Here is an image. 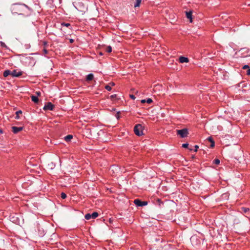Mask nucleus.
Listing matches in <instances>:
<instances>
[{"label":"nucleus","mask_w":250,"mask_h":250,"mask_svg":"<svg viewBox=\"0 0 250 250\" xmlns=\"http://www.w3.org/2000/svg\"><path fill=\"white\" fill-rule=\"evenodd\" d=\"M11 10L13 14L22 15L25 17L30 16L31 10L24 4L15 3L12 5Z\"/></svg>","instance_id":"f257e3e1"},{"label":"nucleus","mask_w":250,"mask_h":250,"mask_svg":"<svg viewBox=\"0 0 250 250\" xmlns=\"http://www.w3.org/2000/svg\"><path fill=\"white\" fill-rule=\"evenodd\" d=\"M143 129L144 127L141 124H137L135 125L134 127V133L138 136H140L143 135Z\"/></svg>","instance_id":"f03ea898"},{"label":"nucleus","mask_w":250,"mask_h":250,"mask_svg":"<svg viewBox=\"0 0 250 250\" xmlns=\"http://www.w3.org/2000/svg\"><path fill=\"white\" fill-rule=\"evenodd\" d=\"M177 134L180 136L181 138H185L187 137L188 132L187 128H183L182 129L176 130Z\"/></svg>","instance_id":"7ed1b4c3"},{"label":"nucleus","mask_w":250,"mask_h":250,"mask_svg":"<svg viewBox=\"0 0 250 250\" xmlns=\"http://www.w3.org/2000/svg\"><path fill=\"white\" fill-rule=\"evenodd\" d=\"M99 215V214L97 212H93L92 214L87 213L85 215V219L86 220H89L90 219H95Z\"/></svg>","instance_id":"20e7f679"},{"label":"nucleus","mask_w":250,"mask_h":250,"mask_svg":"<svg viewBox=\"0 0 250 250\" xmlns=\"http://www.w3.org/2000/svg\"><path fill=\"white\" fill-rule=\"evenodd\" d=\"M134 203L138 207H143L147 204L146 201H142L138 199L134 200Z\"/></svg>","instance_id":"39448f33"},{"label":"nucleus","mask_w":250,"mask_h":250,"mask_svg":"<svg viewBox=\"0 0 250 250\" xmlns=\"http://www.w3.org/2000/svg\"><path fill=\"white\" fill-rule=\"evenodd\" d=\"M54 107V105L51 102H47L44 106L43 109L44 110H53Z\"/></svg>","instance_id":"423d86ee"},{"label":"nucleus","mask_w":250,"mask_h":250,"mask_svg":"<svg viewBox=\"0 0 250 250\" xmlns=\"http://www.w3.org/2000/svg\"><path fill=\"white\" fill-rule=\"evenodd\" d=\"M22 74V71L17 72V71L16 70H14L11 71V76L12 77H19L21 76Z\"/></svg>","instance_id":"0eeeda50"},{"label":"nucleus","mask_w":250,"mask_h":250,"mask_svg":"<svg viewBox=\"0 0 250 250\" xmlns=\"http://www.w3.org/2000/svg\"><path fill=\"white\" fill-rule=\"evenodd\" d=\"M23 127H17V126H12V131L14 134H17L20 131L22 130Z\"/></svg>","instance_id":"6e6552de"},{"label":"nucleus","mask_w":250,"mask_h":250,"mask_svg":"<svg viewBox=\"0 0 250 250\" xmlns=\"http://www.w3.org/2000/svg\"><path fill=\"white\" fill-rule=\"evenodd\" d=\"M186 17L189 20L190 22H192V11H186Z\"/></svg>","instance_id":"1a4fd4ad"},{"label":"nucleus","mask_w":250,"mask_h":250,"mask_svg":"<svg viewBox=\"0 0 250 250\" xmlns=\"http://www.w3.org/2000/svg\"><path fill=\"white\" fill-rule=\"evenodd\" d=\"M179 61L180 63L188 62L189 59L187 57L180 56L179 58Z\"/></svg>","instance_id":"9d476101"},{"label":"nucleus","mask_w":250,"mask_h":250,"mask_svg":"<svg viewBox=\"0 0 250 250\" xmlns=\"http://www.w3.org/2000/svg\"><path fill=\"white\" fill-rule=\"evenodd\" d=\"M94 78V75L92 73H90V74H89L88 75H87L86 76V80L87 81H90L91 80H92Z\"/></svg>","instance_id":"9b49d317"},{"label":"nucleus","mask_w":250,"mask_h":250,"mask_svg":"<svg viewBox=\"0 0 250 250\" xmlns=\"http://www.w3.org/2000/svg\"><path fill=\"white\" fill-rule=\"evenodd\" d=\"M11 71L9 70H6L4 71L3 75L4 77H7L9 75H11Z\"/></svg>","instance_id":"f8f14e48"},{"label":"nucleus","mask_w":250,"mask_h":250,"mask_svg":"<svg viewBox=\"0 0 250 250\" xmlns=\"http://www.w3.org/2000/svg\"><path fill=\"white\" fill-rule=\"evenodd\" d=\"M208 140L211 143V145H210V147H213L215 146V142L214 141H213V139L211 137H209L208 138Z\"/></svg>","instance_id":"ddd939ff"},{"label":"nucleus","mask_w":250,"mask_h":250,"mask_svg":"<svg viewBox=\"0 0 250 250\" xmlns=\"http://www.w3.org/2000/svg\"><path fill=\"white\" fill-rule=\"evenodd\" d=\"M31 99L33 102H34L35 103L37 104L39 102V99L38 97L36 96H31Z\"/></svg>","instance_id":"4468645a"},{"label":"nucleus","mask_w":250,"mask_h":250,"mask_svg":"<svg viewBox=\"0 0 250 250\" xmlns=\"http://www.w3.org/2000/svg\"><path fill=\"white\" fill-rule=\"evenodd\" d=\"M73 138V136L72 135H68L64 137V140L66 142L70 141Z\"/></svg>","instance_id":"2eb2a0df"},{"label":"nucleus","mask_w":250,"mask_h":250,"mask_svg":"<svg viewBox=\"0 0 250 250\" xmlns=\"http://www.w3.org/2000/svg\"><path fill=\"white\" fill-rule=\"evenodd\" d=\"M22 114V112L21 110H19V111H18L16 112V117H15V119H19L20 118V116L19 115L20 114Z\"/></svg>","instance_id":"dca6fc26"},{"label":"nucleus","mask_w":250,"mask_h":250,"mask_svg":"<svg viewBox=\"0 0 250 250\" xmlns=\"http://www.w3.org/2000/svg\"><path fill=\"white\" fill-rule=\"evenodd\" d=\"M142 0H136V3L134 4V7H137L140 6Z\"/></svg>","instance_id":"f3484780"},{"label":"nucleus","mask_w":250,"mask_h":250,"mask_svg":"<svg viewBox=\"0 0 250 250\" xmlns=\"http://www.w3.org/2000/svg\"><path fill=\"white\" fill-rule=\"evenodd\" d=\"M105 51L108 53H110L112 51V47L111 46H108L105 48Z\"/></svg>","instance_id":"a211bd4d"},{"label":"nucleus","mask_w":250,"mask_h":250,"mask_svg":"<svg viewBox=\"0 0 250 250\" xmlns=\"http://www.w3.org/2000/svg\"><path fill=\"white\" fill-rule=\"evenodd\" d=\"M61 25L65 26L67 27H71V24L69 23L62 22Z\"/></svg>","instance_id":"6ab92c4d"},{"label":"nucleus","mask_w":250,"mask_h":250,"mask_svg":"<svg viewBox=\"0 0 250 250\" xmlns=\"http://www.w3.org/2000/svg\"><path fill=\"white\" fill-rule=\"evenodd\" d=\"M0 45L2 47H4L5 48H7V45L5 44V43L2 42H0Z\"/></svg>","instance_id":"aec40b11"},{"label":"nucleus","mask_w":250,"mask_h":250,"mask_svg":"<svg viewBox=\"0 0 250 250\" xmlns=\"http://www.w3.org/2000/svg\"><path fill=\"white\" fill-rule=\"evenodd\" d=\"M61 197L62 199H64L66 198L67 195L65 193L62 192L61 194Z\"/></svg>","instance_id":"412c9836"},{"label":"nucleus","mask_w":250,"mask_h":250,"mask_svg":"<svg viewBox=\"0 0 250 250\" xmlns=\"http://www.w3.org/2000/svg\"><path fill=\"white\" fill-rule=\"evenodd\" d=\"M220 160L218 159H215L213 160V164H215L216 165H219L220 164Z\"/></svg>","instance_id":"4be33fe9"},{"label":"nucleus","mask_w":250,"mask_h":250,"mask_svg":"<svg viewBox=\"0 0 250 250\" xmlns=\"http://www.w3.org/2000/svg\"><path fill=\"white\" fill-rule=\"evenodd\" d=\"M105 88L108 91H111L112 89L111 86L109 85H106L105 86Z\"/></svg>","instance_id":"5701e85b"},{"label":"nucleus","mask_w":250,"mask_h":250,"mask_svg":"<svg viewBox=\"0 0 250 250\" xmlns=\"http://www.w3.org/2000/svg\"><path fill=\"white\" fill-rule=\"evenodd\" d=\"M117 97L116 94L112 95L110 96V99L112 100H114L115 98Z\"/></svg>","instance_id":"b1692460"},{"label":"nucleus","mask_w":250,"mask_h":250,"mask_svg":"<svg viewBox=\"0 0 250 250\" xmlns=\"http://www.w3.org/2000/svg\"><path fill=\"white\" fill-rule=\"evenodd\" d=\"M242 209L244 212H247L249 210V208H242Z\"/></svg>","instance_id":"393cba45"},{"label":"nucleus","mask_w":250,"mask_h":250,"mask_svg":"<svg viewBox=\"0 0 250 250\" xmlns=\"http://www.w3.org/2000/svg\"><path fill=\"white\" fill-rule=\"evenodd\" d=\"M152 102H153L152 100L150 98H148L146 100V103H147L148 104H151V103H152Z\"/></svg>","instance_id":"a878e982"},{"label":"nucleus","mask_w":250,"mask_h":250,"mask_svg":"<svg viewBox=\"0 0 250 250\" xmlns=\"http://www.w3.org/2000/svg\"><path fill=\"white\" fill-rule=\"evenodd\" d=\"M43 52L44 55H46V54H47L48 53V51L46 49V48H45V47L43 48Z\"/></svg>","instance_id":"bb28decb"},{"label":"nucleus","mask_w":250,"mask_h":250,"mask_svg":"<svg viewBox=\"0 0 250 250\" xmlns=\"http://www.w3.org/2000/svg\"><path fill=\"white\" fill-rule=\"evenodd\" d=\"M120 112H118L116 113V115H115V116H116V118H117V119H120Z\"/></svg>","instance_id":"cd10ccee"},{"label":"nucleus","mask_w":250,"mask_h":250,"mask_svg":"<svg viewBox=\"0 0 250 250\" xmlns=\"http://www.w3.org/2000/svg\"><path fill=\"white\" fill-rule=\"evenodd\" d=\"M242 68L243 69H249L250 68V66L248 65H245L244 66H243Z\"/></svg>","instance_id":"c85d7f7f"},{"label":"nucleus","mask_w":250,"mask_h":250,"mask_svg":"<svg viewBox=\"0 0 250 250\" xmlns=\"http://www.w3.org/2000/svg\"><path fill=\"white\" fill-rule=\"evenodd\" d=\"M188 144H187V143L183 144L182 145V147H184V148H188Z\"/></svg>","instance_id":"c756f323"},{"label":"nucleus","mask_w":250,"mask_h":250,"mask_svg":"<svg viewBox=\"0 0 250 250\" xmlns=\"http://www.w3.org/2000/svg\"><path fill=\"white\" fill-rule=\"evenodd\" d=\"M195 149H194V151L195 152H197L198 151V149L199 148V146L197 145H196L194 146Z\"/></svg>","instance_id":"7c9ffc66"},{"label":"nucleus","mask_w":250,"mask_h":250,"mask_svg":"<svg viewBox=\"0 0 250 250\" xmlns=\"http://www.w3.org/2000/svg\"><path fill=\"white\" fill-rule=\"evenodd\" d=\"M129 97H130L131 99H133V100H135V98H135V96H134V95H132V94H130V95H129Z\"/></svg>","instance_id":"2f4dec72"},{"label":"nucleus","mask_w":250,"mask_h":250,"mask_svg":"<svg viewBox=\"0 0 250 250\" xmlns=\"http://www.w3.org/2000/svg\"><path fill=\"white\" fill-rule=\"evenodd\" d=\"M247 74L248 75H250V68H249L247 71Z\"/></svg>","instance_id":"473e14b6"},{"label":"nucleus","mask_w":250,"mask_h":250,"mask_svg":"<svg viewBox=\"0 0 250 250\" xmlns=\"http://www.w3.org/2000/svg\"><path fill=\"white\" fill-rule=\"evenodd\" d=\"M69 42H70V43H73V42H74V40L73 39H70L69 40Z\"/></svg>","instance_id":"72a5a7b5"},{"label":"nucleus","mask_w":250,"mask_h":250,"mask_svg":"<svg viewBox=\"0 0 250 250\" xmlns=\"http://www.w3.org/2000/svg\"><path fill=\"white\" fill-rule=\"evenodd\" d=\"M47 42H43V45H44V47H45V48L46 45H47Z\"/></svg>","instance_id":"f704fd0d"},{"label":"nucleus","mask_w":250,"mask_h":250,"mask_svg":"<svg viewBox=\"0 0 250 250\" xmlns=\"http://www.w3.org/2000/svg\"><path fill=\"white\" fill-rule=\"evenodd\" d=\"M141 103H145L146 102V100H142L141 101Z\"/></svg>","instance_id":"c9c22d12"},{"label":"nucleus","mask_w":250,"mask_h":250,"mask_svg":"<svg viewBox=\"0 0 250 250\" xmlns=\"http://www.w3.org/2000/svg\"><path fill=\"white\" fill-rule=\"evenodd\" d=\"M110 84L112 86H114L115 85V83H113V82H111L110 83Z\"/></svg>","instance_id":"e433bc0d"},{"label":"nucleus","mask_w":250,"mask_h":250,"mask_svg":"<svg viewBox=\"0 0 250 250\" xmlns=\"http://www.w3.org/2000/svg\"><path fill=\"white\" fill-rule=\"evenodd\" d=\"M36 93L38 95H40L41 94V93L40 92H36Z\"/></svg>","instance_id":"4c0bfd02"},{"label":"nucleus","mask_w":250,"mask_h":250,"mask_svg":"<svg viewBox=\"0 0 250 250\" xmlns=\"http://www.w3.org/2000/svg\"><path fill=\"white\" fill-rule=\"evenodd\" d=\"M3 133V131H2V130L0 128V133Z\"/></svg>","instance_id":"58836bf2"},{"label":"nucleus","mask_w":250,"mask_h":250,"mask_svg":"<svg viewBox=\"0 0 250 250\" xmlns=\"http://www.w3.org/2000/svg\"><path fill=\"white\" fill-rule=\"evenodd\" d=\"M100 55H103V53H102V52H100Z\"/></svg>","instance_id":"ea45409f"},{"label":"nucleus","mask_w":250,"mask_h":250,"mask_svg":"<svg viewBox=\"0 0 250 250\" xmlns=\"http://www.w3.org/2000/svg\"><path fill=\"white\" fill-rule=\"evenodd\" d=\"M189 150H190V151H192V150H193V148H189Z\"/></svg>","instance_id":"a19ab883"},{"label":"nucleus","mask_w":250,"mask_h":250,"mask_svg":"<svg viewBox=\"0 0 250 250\" xmlns=\"http://www.w3.org/2000/svg\"><path fill=\"white\" fill-rule=\"evenodd\" d=\"M158 202H160V200L158 199Z\"/></svg>","instance_id":"79ce46f5"}]
</instances>
